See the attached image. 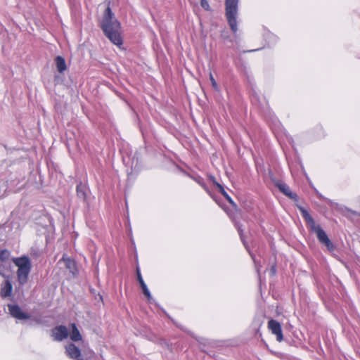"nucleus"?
Wrapping results in <instances>:
<instances>
[{"mask_svg": "<svg viewBox=\"0 0 360 360\" xmlns=\"http://www.w3.org/2000/svg\"><path fill=\"white\" fill-rule=\"evenodd\" d=\"M254 99H255V98H254V97H253V98H252V101H253V102H255V100H254Z\"/></svg>", "mask_w": 360, "mask_h": 360, "instance_id": "obj_29", "label": "nucleus"}, {"mask_svg": "<svg viewBox=\"0 0 360 360\" xmlns=\"http://www.w3.org/2000/svg\"><path fill=\"white\" fill-rule=\"evenodd\" d=\"M238 0H226V17L231 31H238L236 17L238 14Z\"/></svg>", "mask_w": 360, "mask_h": 360, "instance_id": "obj_3", "label": "nucleus"}, {"mask_svg": "<svg viewBox=\"0 0 360 360\" xmlns=\"http://www.w3.org/2000/svg\"><path fill=\"white\" fill-rule=\"evenodd\" d=\"M101 27L110 41L117 46L122 44L120 22L115 18L110 6L105 11Z\"/></svg>", "mask_w": 360, "mask_h": 360, "instance_id": "obj_1", "label": "nucleus"}, {"mask_svg": "<svg viewBox=\"0 0 360 360\" xmlns=\"http://www.w3.org/2000/svg\"><path fill=\"white\" fill-rule=\"evenodd\" d=\"M77 360H83V359H77Z\"/></svg>", "mask_w": 360, "mask_h": 360, "instance_id": "obj_30", "label": "nucleus"}, {"mask_svg": "<svg viewBox=\"0 0 360 360\" xmlns=\"http://www.w3.org/2000/svg\"><path fill=\"white\" fill-rule=\"evenodd\" d=\"M63 259L65 262L66 268L68 269L73 274L75 270L76 269V264L75 261L70 258L65 259L64 257H63Z\"/></svg>", "mask_w": 360, "mask_h": 360, "instance_id": "obj_17", "label": "nucleus"}, {"mask_svg": "<svg viewBox=\"0 0 360 360\" xmlns=\"http://www.w3.org/2000/svg\"><path fill=\"white\" fill-rule=\"evenodd\" d=\"M55 63L57 70L62 73L67 69V65L65 59L62 56H56L55 58Z\"/></svg>", "mask_w": 360, "mask_h": 360, "instance_id": "obj_13", "label": "nucleus"}, {"mask_svg": "<svg viewBox=\"0 0 360 360\" xmlns=\"http://www.w3.org/2000/svg\"><path fill=\"white\" fill-rule=\"evenodd\" d=\"M300 211L303 218L305 221L311 226V229L316 225L315 221L313 217L310 215V214L304 208L300 207Z\"/></svg>", "mask_w": 360, "mask_h": 360, "instance_id": "obj_15", "label": "nucleus"}, {"mask_svg": "<svg viewBox=\"0 0 360 360\" xmlns=\"http://www.w3.org/2000/svg\"><path fill=\"white\" fill-rule=\"evenodd\" d=\"M194 180L199 184L204 189L207 190V186L205 184V181H204V179L200 177V176H198L196 178H194Z\"/></svg>", "mask_w": 360, "mask_h": 360, "instance_id": "obj_20", "label": "nucleus"}, {"mask_svg": "<svg viewBox=\"0 0 360 360\" xmlns=\"http://www.w3.org/2000/svg\"><path fill=\"white\" fill-rule=\"evenodd\" d=\"M316 195L318 196L319 198L320 199H323V200H326L327 201V202L330 205V206H333L334 204H335V202H333L331 200H329V199H327L326 198H324L320 193H319L318 191L316 192Z\"/></svg>", "mask_w": 360, "mask_h": 360, "instance_id": "obj_22", "label": "nucleus"}, {"mask_svg": "<svg viewBox=\"0 0 360 360\" xmlns=\"http://www.w3.org/2000/svg\"><path fill=\"white\" fill-rule=\"evenodd\" d=\"M214 184L217 185L219 188V192L223 195V196L227 200V201L232 205L233 206H236V203L233 202L232 198L229 195L226 191L224 190V187L219 184V183L214 181Z\"/></svg>", "mask_w": 360, "mask_h": 360, "instance_id": "obj_16", "label": "nucleus"}, {"mask_svg": "<svg viewBox=\"0 0 360 360\" xmlns=\"http://www.w3.org/2000/svg\"><path fill=\"white\" fill-rule=\"evenodd\" d=\"M13 262L15 265L18 266V281L20 285H23L27 282L28 280V276L30 273L32 267L31 262L30 259L26 256L13 258Z\"/></svg>", "mask_w": 360, "mask_h": 360, "instance_id": "obj_2", "label": "nucleus"}, {"mask_svg": "<svg viewBox=\"0 0 360 360\" xmlns=\"http://www.w3.org/2000/svg\"><path fill=\"white\" fill-rule=\"evenodd\" d=\"M209 77H210V80L211 82V84H212V86L213 87V89L215 90V91H219V86L216 82V80L214 79L212 72H210V75H209Z\"/></svg>", "mask_w": 360, "mask_h": 360, "instance_id": "obj_19", "label": "nucleus"}, {"mask_svg": "<svg viewBox=\"0 0 360 360\" xmlns=\"http://www.w3.org/2000/svg\"><path fill=\"white\" fill-rule=\"evenodd\" d=\"M52 336L56 341H62L67 338L68 332L66 326H59L52 329Z\"/></svg>", "mask_w": 360, "mask_h": 360, "instance_id": "obj_7", "label": "nucleus"}, {"mask_svg": "<svg viewBox=\"0 0 360 360\" xmlns=\"http://www.w3.org/2000/svg\"><path fill=\"white\" fill-rule=\"evenodd\" d=\"M70 326L71 328V332L70 333V339L74 342L81 340L82 335H81L79 330L77 329L76 324L71 323Z\"/></svg>", "mask_w": 360, "mask_h": 360, "instance_id": "obj_12", "label": "nucleus"}, {"mask_svg": "<svg viewBox=\"0 0 360 360\" xmlns=\"http://www.w3.org/2000/svg\"><path fill=\"white\" fill-rule=\"evenodd\" d=\"M238 233L240 235V239H241V240L243 243V245H245V247L247 248V244H246V243H245V241L244 240V236H243V229L240 226L238 227Z\"/></svg>", "mask_w": 360, "mask_h": 360, "instance_id": "obj_24", "label": "nucleus"}, {"mask_svg": "<svg viewBox=\"0 0 360 360\" xmlns=\"http://www.w3.org/2000/svg\"><path fill=\"white\" fill-rule=\"evenodd\" d=\"M13 290V286L11 283L6 280L5 282L1 285V295L2 297H7L11 295Z\"/></svg>", "mask_w": 360, "mask_h": 360, "instance_id": "obj_11", "label": "nucleus"}, {"mask_svg": "<svg viewBox=\"0 0 360 360\" xmlns=\"http://www.w3.org/2000/svg\"><path fill=\"white\" fill-rule=\"evenodd\" d=\"M0 275L3 277H5L4 273V266L2 265H0Z\"/></svg>", "mask_w": 360, "mask_h": 360, "instance_id": "obj_26", "label": "nucleus"}, {"mask_svg": "<svg viewBox=\"0 0 360 360\" xmlns=\"http://www.w3.org/2000/svg\"><path fill=\"white\" fill-rule=\"evenodd\" d=\"M252 258L254 260L256 270H257L258 274H259V270H260L261 265L256 261V259H255V257L252 256Z\"/></svg>", "mask_w": 360, "mask_h": 360, "instance_id": "obj_25", "label": "nucleus"}, {"mask_svg": "<svg viewBox=\"0 0 360 360\" xmlns=\"http://www.w3.org/2000/svg\"><path fill=\"white\" fill-rule=\"evenodd\" d=\"M10 252L7 250H1L0 251V262H4L8 259Z\"/></svg>", "mask_w": 360, "mask_h": 360, "instance_id": "obj_18", "label": "nucleus"}, {"mask_svg": "<svg viewBox=\"0 0 360 360\" xmlns=\"http://www.w3.org/2000/svg\"><path fill=\"white\" fill-rule=\"evenodd\" d=\"M271 272L272 275H274L276 274V266H273L271 269Z\"/></svg>", "mask_w": 360, "mask_h": 360, "instance_id": "obj_27", "label": "nucleus"}, {"mask_svg": "<svg viewBox=\"0 0 360 360\" xmlns=\"http://www.w3.org/2000/svg\"><path fill=\"white\" fill-rule=\"evenodd\" d=\"M276 186L278 188L281 192H282L284 195H285L290 199H297V195L291 191L290 187L287 184L282 182H278L276 183Z\"/></svg>", "mask_w": 360, "mask_h": 360, "instance_id": "obj_9", "label": "nucleus"}, {"mask_svg": "<svg viewBox=\"0 0 360 360\" xmlns=\"http://www.w3.org/2000/svg\"><path fill=\"white\" fill-rule=\"evenodd\" d=\"M9 314L18 320H27L30 318V315L22 311L20 307L17 304H8Z\"/></svg>", "mask_w": 360, "mask_h": 360, "instance_id": "obj_5", "label": "nucleus"}, {"mask_svg": "<svg viewBox=\"0 0 360 360\" xmlns=\"http://www.w3.org/2000/svg\"><path fill=\"white\" fill-rule=\"evenodd\" d=\"M136 273H137V280H138L139 283H140L143 293L147 297L148 300H150L152 298L151 295H150V292L146 284L145 283V282L142 278L139 268L136 269Z\"/></svg>", "mask_w": 360, "mask_h": 360, "instance_id": "obj_10", "label": "nucleus"}, {"mask_svg": "<svg viewBox=\"0 0 360 360\" xmlns=\"http://www.w3.org/2000/svg\"><path fill=\"white\" fill-rule=\"evenodd\" d=\"M268 328L271 333L276 335L278 341L281 342L283 339L281 326L279 322L276 320L271 319L268 322Z\"/></svg>", "mask_w": 360, "mask_h": 360, "instance_id": "obj_6", "label": "nucleus"}, {"mask_svg": "<svg viewBox=\"0 0 360 360\" xmlns=\"http://www.w3.org/2000/svg\"><path fill=\"white\" fill-rule=\"evenodd\" d=\"M311 230L316 233V236L320 243L324 244L328 250H333V245L328 238L326 232L321 228L320 226L315 225L311 228Z\"/></svg>", "mask_w": 360, "mask_h": 360, "instance_id": "obj_4", "label": "nucleus"}, {"mask_svg": "<svg viewBox=\"0 0 360 360\" xmlns=\"http://www.w3.org/2000/svg\"><path fill=\"white\" fill-rule=\"evenodd\" d=\"M86 187L82 184H79L77 186V195L78 198L84 201L86 197Z\"/></svg>", "mask_w": 360, "mask_h": 360, "instance_id": "obj_14", "label": "nucleus"}, {"mask_svg": "<svg viewBox=\"0 0 360 360\" xmlns=\"http://www.w3.org/2000/svg\"><path fill=\"white\" fill-rule=\"evenodd\" d=\"M316 195L318 196L319 198L320 199H323V200H326L327 201V202L330 205V206H333L334 204H335V202H333L331 200H329V199H327L326 198H324L320 193H319L318 191L316 192Z\"/></svg>", "mask_w": 360, "mask_h": 360, "instance_id": "obj_23", "label": "nucleus"}, {"mask_svg": "<svg viewBox=\"0 0 360 360\" xmlns=\"http://www.w3.org/2000/svg\"><path fill=\"white\" fill-rule=\"evenodd\" d=\"M245 248L247 249V250L248 251V252H250V250H249V249H248V246H247V248L245 247ZM250 254L251 257H252H252H254L251 253H250Z\"/></svg>", "mask_w": 360, "mask_h": 360, "instance_id": "obj_28", "label": "nucleus"}, {"mask_svg": "<svg viewBox=\"0 0 360 360\" xmlns=\"http://www.w3.org/2000/svg\"><path fill=\"white\" fill-rule=\"evenodd\" d=\"M65 353L71 359H78L81 356L80 349L73 343L65 346Z\"/></svg>", "mask_w": 360, "mask_h": 360, "instance_id": "obj_8", "label": "nucleus"}, {"mask_svg": "<svg viewBox=\"0 0 360 360\" xmlns=\"http://www.w3.org/2000/svg\"><path fill=\"white\" fill-rule=\"evenodd\" d=\"M200 5L206 11L210 10V6L209 5V3L207 0H201L200 1Z\"/></svg>", "mask_w": 360, "mask_h": 360, "instance_id": "obj_21", "label": "nucleus"}]
</instances>
